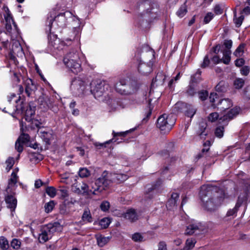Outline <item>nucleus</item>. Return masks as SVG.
Returning a JSON list of instances; mask_svg holds the SVG:
<instances>
[{"instance_id": "nucleus-46", "label": "nucleus", "mask_w": 250, "mask_h": 250, "mask_svg": "<svg viewBox=\"0 0 250 250\" xmlns=\"http://www.w3.org/2000/svg\"><path fill=\"white\" fill-rule=\"evenodd\" d=\"M82 220L83 221H87L88 222H91L92 221V217L89 210H84L82 216Z\"/></svg>"}, {"instance_id": "nucleus-35", "label": "nucleus", "mask_w": 250, "mask_h": 250, "mask_svg": "<svg viewBox=\"0 0 250 250\" xmlns=\"http://www.w3.org/2000/svg\"><path fill=\"white\" fill-rule=\"evenodd\" d=\"M233 14H234V18H233L234 22L235 24L236 27H239L241 25V24L244 21V17L243 15H241L238 18H237L236 10H235L233 11Z\"/></svg>"}, {"instance_id": "nucleus-13", "label": "nucleus", "mask_w": 250, "mask_h": 250, "mask_svg": "<svg viewBox=\"0 0 250 250\" xmlns=\"http://www.w3.org/2000/svg\"><path fill=\"white\" fill-rule=\"evenodd\" d=\"M39 134L46 145H50L51 142L54 139V135L51 130L48 129H41Z\"/></svg>"}, {"instance_id": "nucleus-40", "label": "nucleus", "mask_w": 250, "mask_h": 250, "mask_svg": "<svg viewBox=\"0 0 250 250\" xmlns=\"http://www.w3.org/2000/svg\"><path fill=\"white\" fill-rule=\"evenodd\" d=\"M238 209L236 206L233 208L229 209L226 214V217H229L230 219L234 218L236 216Z\"/></svg>"}, {"instance_id": "nucleus-27", "label": "nucleus", "mask_w": 250, "mask_h": 250, "mask_svg": "<svg viewBox=\"0 0 250 250\" xmlns=\"http://www.w3.org/2000/svg\"><path fill=\"white\" fill-rule=\"evenodd\" d=\"M38 103L41 106V108H42L46 110L50 106L49 98L47 96L43 95L41 96L38 99Z\"/></svg>"}, {"instance_id": "nucleus-36", "label": "nucleus", "mask_w": 250, "mask_h": 250, "mask_svg": "<svg viewBox=\"0 0 250 250\" xmlns=\"http://www.w3.org/2000/svg\"><path fill=\"white\" fill-rule=\"evenodd\" d=\"M186 109V114L188 117L190 118H192L196 112V109L190 104H188Z\"/></svg>"}, {"instance_id": "nucleus-44", "label": "nucleus", "mask_w": 250, "mask_h": 250, "mask_svg": "<svg viewBox=\"0 0 250 250\" xmlns=\"http://www.w3.org/2000/svg\"><path fill=\"white\" fill-rule=\"evenodd\" d=\"M79 175L81 178H86L90 175V171L86 168H81L79 171Z\"/></svg>"}, {"instance_id": "nucleus-48", "label": "nucleus", "mask_w": 250, "mask_h": 250, "mask_svg": "<svg viewBox=\"0 0 250 250\" xmlns=\"http://www.w3.org/2000/svg\"><path fill=\"white\" fill-rule=\"evenodd\" d=\"M55 206V203L54 201H51L47 203H46L44 205L45 211L47 213H49L51 212Z\"/></svg>"}, {"instance_id": "nucleus-16", "label": "nucleus", "mask_w": 250, "mask_h": 250, "mask_svg": "<svg viewBox=\"0 0 250 250\" xmlns=\"http://www.w3.org/2000/svg\"><path fill=\"white\" fill-rule=\"evenodd\" d=\"M138 69L139 72L142 75H148L152 70V64L150 62H149V63H146L144 62H142V60H140L138 65Z\"/></svg>"}, {"instance_id": "nucleus-21", "label": "nucleus", "mask_w": 250, "mask_h": 250, "mask_svg": "<svg viewBox=\"0 0 250 250\" xmlns=\"http://www.w3.org/2000/svg\"><path fill=\"white\" fill-rule=\"evenodd\" d=\"M43 126L42 125V123L38 120L33 119L32 120L30 125L25 129L27 130V131L29 132L30 133V129L31 131L36 130L35 132H38L39 134V132L41 129H43L42 128Z\"/></svg>"}, {"instance_id": "nucleus-64", "label": "nucleus", "mask_w": 250, "mask_h": 250, "mask_svg": "<svg viewBox=\"0 0 250 250\" xmlns=\"http://www.w3.org/2000/svg\"><path fill=\"white\" fill-rule=\"evenodd\" d=\"M245 47V45L243 44H240L238 47L236 49L235 51L234 52V54L236 56L239 55L240 56V53L244 52V48Z\"/></svg>"}, {"instance_id": "nucleus-50", "label": "nucleus", "mask_w": 250, "mask_h": 250, "mask_svg": "<svg viewBox=\"0 0 250 250\" xmlns=\"http://www.w3.org/2000/svg\"><path fill=\"white\" fill-rule=\"evenodd\" d=\"M110 223V219L108 218H104L100 221V225L104 228H106Z\"/></svg>"}, {"instance_id": "nucleus-34", "label": "nucleus", "mask_w": 250, "mask_h": 250, "mask_svg": "<svg viewBox=\"0 0 250 250\" xmlns=\"http://www.w3.org/2000/svg\"><path fill=\"white\" fill-rule=\"evenodd\" d=\"M221 52L223 54V62L226 64H229L230 61L231 51L221 50Z\"/></svg>"}, {"instance_id": "nucleus-31", "label": "nucleus", "mask_w": 250, "mask_h": 250, "mask_svg": "<svg viewBox=\"0 0 250 250\" xmlns=\"http://www.w3.org/2000/svg\"><path fill=\"white\" fill-rule=\"evenodd\" d=\"M162 184V181L161 180H158L155 184L153 185L151 187L147 188L146 191V194L154 191L156 192L159 191Z\"/></svg>"}, {"instance_id": "nucleus-29", "label": "nucleus", "mask_w": 250, "mask_h": 250, "mask_svg": "<svg viewBox=\"0 0 250 250\" xmlns=\"http://www.w3.org/2000/svg\"><path fill=\"white\" fill-rule=\"evenodd\" d=\"M89 190L88 184H86L85 183H83L80 187L76 188V189L74 190L75 192L78 194H85L86 195L89 196Z\"/></svg>"}, {"instance_id": "nucleus-9", "label": "nucleus", "mask_w": 250, "mask_h": 250, "mask_svg": "<svg viewBox=\"0 0 250 250\" xmlns=\"http://www.w3.org/2000/svg\"><path fill=\"white\" fill-rule=\"evenodd\" d=\"M70 14V13L67 12L60 13L54 19L53 17L48 18L46 21L47 27L46 28V32L51 34V27L53 26L54 23H56L57 26L60 27H64L66 22V15L68 16Z\"/></svg>"}, {"instance_id": "nucleus-63", "label": "nucleus", "mask_w": 250, "mask_h": 250, "mask_svg": "<svg viewBox=\"0 0 250 250\" xmlns=\"http://www.w3.org/2000/svg\"><path fill=\"white\" fill-rule=\"evenodd\" d=\"M75 84H78L80 86L82 90H83L85 87V82L82 81L80 78H78L74 81Z\"/></svg>"}, {"instance_id": "nucleus-10", "label": "nucleus", "mask_w": 250, "mask_h": 250, "mask_svg": "<svg viewBox=\"0 0 250 250\" xmlns=\"http://www.w3.org/2000/svg\"><path fill=\"white\" fill-rule=\"evenodd\" d=\"M5 28L7 33L11 36L12 40L17 39L20 36L19 30L11 14L8 13L5 17Z\"/></svg>"}, {"instance_id": "nucleus-22", "label": "nucleus", "mask_w": 250, "mask_h": 250, "mask_svg": "<svg viewBox=\"0 0 250 250\" xmlns=\"http://www.w3.org/2000/svg\"><path fill=\"white\" fill-rule=\"evenodd\" d=\"M179 195L177 193H172L170 198L167 201L166 206L169 209H172L177 206V202L179 201Z\"/></svg>"}, {"instance_id": "nucleus-25", "label": "nucleus", "mask_w": 250, "mask_h": 250, "mask_svg": "<svg viewBox=\"0 0 250 250\" xmlns=\"http://www.w3.org/2000/svg\"><path fill=\"white\" fill-rule=\"evenodd\" d=\"M18 176L15 172L13 171L11 175V178L8 181V187L6 190L7 193L11 192V188L14 187L17 183Z\"/></svg>"}, {"instance_id": "nucleus-51", "label": "nucleus", "mask_w": 250, "mask_h": 250, "mask_svg": "<svg viewBox=\"0 0 250 250\" xmlns=\"http://www.w3.org/2000/svg\"><path fill=\"white\" fill-rule=\"evenodd\" d=\"M197 89L195 87L194 84L192 83L190 84L187 89V93L190 96H193L196 93Z\"/></svg>"}, {"instance_id": "nucleus-6", "label": "nucleus", "mask_w": 250, "mask_h": 250, "mask_svg": "<svg viewBox=\"0 0 250 250\" xmlns=\"http://www.w3.org/2000/svg\"><path fill=\"white\" fill-rule=\"evenodd\" d=\"M90 92L96 99L100 98L110 91L108 83L104 81L96 80L92 81L90 85Z\"/></svg>"}, {"instance_id": "nucleus-8", "label": "nucleus", "mask_w": 250, "mask_h": 250, "mask_svg": "<svg viewBox=\"0 0 250 250\" xmlns=\"http://www.w3.org/2000/svg\"><path fill=\"white\" fill-rule=\"evenodd\" d=\"M206 231V227L202 223L191 220L188 223L185 233L189 235H198L204 234Z\"/></svg>"}, {"instance_id": "nucleus-56", "label": "nucleus", "mask_w": 250, "mask_h": 250, "mask_svg": "<svg viewBox=\"0 0 250 250\" xmlns=\"http://www.w3.org/2000/svg\"><path fill=\"white\" fill-rule=\"evenodd\" d=\"M109 207L110 204L108 201H103L100 205V208L103 211H107L109 209Z\"/></svg>"}, {"instance_id": "nucleus-45", "label": "nucleus", "mask_w": 250, "mask_h": 250, "mask_svg": "<svg viewBox=\"0 0 250 250\" xmlns=\"http://www.w3.org/2000/svg\"><path fill=\"white\" fill-rule=\"evenodd\" d=\"M132 239L136 242H140L144 241V237L142 234L139 232H136L132 234Z\"/></svg>"}, {"instance_id": "nucleus-7", "label": "nucleus", "mask_w": 250, "mask_h": 250, "mask_svg": "<svg viewBox=\"0 0 250 250\" xmlns=\"http://www.w3.org/2000/svg\"><path fill=\"white\" fill-rule=\"evenodd\" d=\"M176 119L172 115L163 114L157 119V126L163 133L168 132L175 123Z\"/></svg>"}, {"instance_id": "nucleus-47", "label": "nucleus", "mask_w": 250, "mask_h": 250, "mask_svg": "<svg viewBox=\"0 0 250 250\" xmlns=\"http://www.w3.org/2000/svg\"><path fill=\"white\" fill-rule=\"evenodd\" d=\"M232 42L231 40H225L223 45L221 46V50L230 51Z\"/></svg>"}, {"instance_id": "nucleus-55", "label": "nucleus", "mask_w": 250, "mask_h": 250, "mask_svg": "<svg viewBox=\"0 0 250 250\" xmlns=\"http://www.w3.org/2000/svg\"><path fill=\"white\" fill-rule=\"evenodd\" d=\"M201 71L200 69H198L196 73L191 76V81H192L193 83H197L200 81V75H201Z\"/></svg>"}, {"instance_id": "nucleus-39", "label": "nucleus", "mask_w": 250, "mask_h": 250, "mask_svg": "<svg viewBox=\"0 0 250 250\" xmlns=\"http://www.w3.org/2000/svg\"><path fill=\"white\" fill-rule=\"evenodd\" d=\"M187 13V6L185 3L182 5L180 7V8L177 11L176 14L177 15L180 17L182 18Z\"/></svg>"}, {"instance_id": "nucleus-54", "label": "nucleus", "mask_w": 250, "mask_h": 250, "mask_svg": "<svg viewBox=\"0 0 250 250\" xmlns=\"http://www.w3.org/2000/svg\"><path fill=\"white\" fill-rule=\"evenodd\" d=\"M224 127L222 126H219L216 128L215 134V135L221 138L224 135Z\"/></svg>"}, {"instance_id": "nucleus-49", "label": "nucleus", "mask_w": 250, "mask_h": 250, "mask_svg": "<svg viewBox=\"0 0 250 250\" xmlns=\"http://www.w3.org/2000/svg\"><path fill=\"white\" fill-rule=\"evenodd\" d=\"M245 81L243 79L241 78H238L236 79L234 81V85L235 87V88L237 89H240L241 88L244 84Z\"/></svg>"}, {"instance_id": "nucleus-42", "label": "nucleus", "mask_w": 250, "mask_h": 250, "mask_svg": "<svg viewBox=\"0 0 250 250\" xmlns=\"http://www.w3.org/2000/svg\"><path fill=\"white\" fill-rule=\"evenodd\" d=\"M0 247L2 250H7L9 248L8 242L4 237H0Z\"/></svg>"}, {"instance_id": "nucleus-23", "label": "nucleus", "mask_w": 250, "mask_h": 250, "mask_svg": "<svg viewBox=\"0 0 250 250\" xmlns=\"http://www.w3.org/2000/svg\"><path fill=\"white\" fill-rule=\"evenodd\" d=\"M123 215L124 218L131 222H135L138 219L136 212L134 209L132 208L127 210Z\"/></svg>"}, {"instance_id": "nucleus-17", "label": "nucleus", "mask_w": 250, "mask_h": 250, "mask_svg": "<svg viewBox=\"0 0 250 250\" xmlns=\"http://www.w3.org/2000/svg\"><path fill=\"white\" fill-rule=\"evenodd\" d=\"M115 142L116 140H114V138H112L111 139L102 143L99 142H95L94 143V145L96 147V148L98 149H106V150H108L109 149V152H110L111 150L113 148L112 143Z\"/></svg>"}, {"instance_id": "nucleus-28", "label": "nucleus", "mask_w": 250, "mask_h": 250, "mask_svg": "<svg viewBox=\"0 0 250 250\" xmlns=\"http://www.w3.org/2000/svg\"><path fill=\"white\" fill-rule=\"evenodd\" d=\"M187 105V104L182 102H177L173 107V112L174 114H178L183 112L186 109Z\"/></svg>"}, {"instance_id": "nucleus-4", "label": "nucleus", "mask_w": 250, "mask_h": 250, "mask_svg": "<svg viewBox=\"0 0 250 250\" xmlns=\"http://www.w3.org/2000/svg\"><path fill=\"white\" fill-rule=\"evenodd\" d=\"M139 9L142 11L141 16L148 17L150 19H155L159 13V5L158 3L151 0H145L141 1L139 5Z\"/></svg>"}, {"instance_id": "nucleus-61", "label": "nucleus", "mask_w": 250, "mask_h": 250, "mask_svg": "<svg viewBox=\"0 0 250 250\" xmlns=\"http://www.w3.org/2000/svg\"><path fill=\"white\" fill-rule=\"evenodd\" d=\"M48 39H49V43L54 47H55V45L56 44V48H59L60 46V40L57 39L56 38V40L54 41V42H51V35H50L49 36H48Z\"/></svg>"}, {"instance_id": "nucleus-12", "label": "nucleus", "mask_w": 250, "mask_h": 250, "mask_svg": "<svg viewBox=\"0 0 250 250\" xmlns=\"http://www.w3.org/2000/svg\"><path fill=\"white\" fill-rule=\"evenodd\" d=\"M21 133L15 143V149L19 153L22 151L23 145L27 144L30 139L29 134L25 133L26 129H24L23 126L21 127Z\"/></svg>"}, {"instance_id": "nucleus-41", "label": "nucleus", "mask_w": 250, "mask_h": 250, "mask_svg": "<svg viewBox=\"0 0 250 250\" xmlns=\"http://www.w3.org/2000/svg\"><path fill=\"white\" fill-rule=\"evenodd\" d=\"M15 163L14 157H9L5 161L6 170L8 172L13 167Z\"/></svg>"}, {"instance_id": "nucleus-14", "label": "nucleus", "mask_w": 250, "mask_h": 250, "mask_svg": "<svg viewBox=\"0 0 250 250\" xmlns=\"http://www.w3.org/2000/svg\"><path fill=\"white\" fill-rule=\"evenodd\" d=\"M25 92L29 97H32L37 90V86L31 79H27L25 81Z\"/></svg>"}, {"instance_id": "nucleus-62", "label": "nucleus", "mask_w": 250, "mask_h": 250, "mask_svg": "<svg viewBox=\"0 0 250 250\" xmlns=\"http://www.w3.org/2000/svg\"><path fill=\"white\" fill-rule=\"evenodd\" d=\"M199 98L202 101L205 100L208 96V93L207 91L202 90L199 92Z\"/></svg>"}, {"instance_id": "nucleus-26", "label": "nucleus", "mask_w": 250, "mask_h": 250, "mask_svg": "<svg viewBox=\"0 0 250 250\" xmlns=\"http://www.w3.org/2000/svg\"><path fill=\"white\" fill-rule=\"evenodd\" d=\"M35 107H31L30 105H28L27 108L26 109L23 106H21V107H18L17 109H20L22 113L24 114L27 117H31L35 114Z\"/></svg>"}, {"instance_id": "nucleus-11", "label": "nucleus", "mask_w": 250, "mask_h": 250, "mask_svg": "<svg viewBox=\"0 0 250 250\" xmlns=\"http://www.w3.org/2000/svg\"><path fill=\"white\" fill-rule=\"evenodd\" d=\"M116 91L122 95H128L134 92L133 87L125 79L121 80L115 85Z\"/></svg>"}, {"instance_id": "nucleus-60", "label": "nucleus", "mask_w": 250, "mask_h": 250, "mask_svg": "<svg viewBox=\"0 0 250 250\" xmlns=\"http://www.w3.org/2000/svg\"><path fill=\"white\" fill-rule=\"evenodd\" d=\"M210 63L209 57L208 55H206L203 60V62L201 64V67L203 68H206L208 66Z\"/></svg>"}, {"instance_id": "nucleus-33", "label": "nucleus", "mask_w": 250, "mask_h": 250, "mask_svg": "<svg viewBox=\"0 0 250 250\" xmlns=\"http://www.w3.org/2000/svg\"><path fill=\"white\" fill-rule=\"evenodd\" d=\"M110 239L109 237H104L100 235L97 237V244L99 247H103L109 242Z\"/></svg>"}, {"instance_id": "nucleus-57", "label": "nucleus", "mask_w": 250, "mask_h": 250, "mask_svg": "<svg viewBox=\"0 0 250 250\" xmlns=\"http://www.w3.org/2000/svg\"><path fill=\"white\" fill-rule=\"evenodd\" d=\"M246 200L247 196L245 194L243 195L242 196L241 195H240L238 198L237 202L235 206L238 208H239L242 205L243 202Z\"/></svg>"}, {"instance_id": "nucleus-37", "label": "nucleus", "mask_w": 250, "mask_h": 250, "mask_svg": "<svg viewBox=\"0 0 250 250\" xmlns=\"http://www.w3.org/2000/svg\"><path fill=\"white\" fill-rule=\"evenodd\" d=\"M174 149V144L172 142L169 143L167 146V148L162 151L161 155H170L171 152Z\"/></svg>"}, {"instance_id": "nucleus-52", "label": "nucleus", "mask_w": 250, "mask_h": 250, "mask_svg": "<svg viewBox=\"0 0 250 250\" xmlns=\"http://www.w3.org/2000/svg\"><path fill=\"white\" fill-rule=\"evenodd\" d=\"M129 131H126L124 132H116L115 131L113 130L112 131V135H113V138H114V140H116V142L117 141V139H116V138L117 136H121V137H125L128 133Z\"/></svg>"}, {"instance_id": "nucleus-59", "label": "nucleus", "mask_w": 250, "mask_h": 250, "mask_svg": "<svg viewBox=\"0 0 250 250\" xmlns=\"http://www.w3.org/2000/svg\"><path fill=\"white\" fill-rule=\"evenodd\" d=\"M214 15L211 12H208L205 16L204 19V22L205 24L208 23L213 18Z\"/></svg>"}, {"instance_id": "nucleus-20", "label": "nucleus", "mask_w": 250, "mask_h": 250, "mask_svg": "<svg viewBox=\"0 0 250 250\" xmlns=\"http://www.w3.org/2000/svg\"><path fill=\"white\" fill-rule=\"evenodd\" d=\"M166 78V77L163 72H158L155 78L152 80L151 87H155V86H157L163 85L165 82Z\"/></svg>"}, {"instance_id": "nucleus-5", "label": "nucleus", "mask_w": 250, "mask_h": 250, "mask_svg": "<svg viewBox=\"0 0 250 250\" xmlns=\"http://www.w3.org/2000/svg\"><path fill=\"white\" fill-rule=\"evenodd\" d=\"M62 226L58 222L49 223L41 227L38 239L40 243H44L51 238L53 233L61 231Z\"/></svg>"}, {"instance_id": "nucleus-2", "label": "nucleus", "mask_w": 250, "mask_h": 250, "mask_svg": "<svg viewBox=\"0 0 250 250\" xmlns=\"http://www.w3.org/2000/svg\"><path fill=\"white\" fill-rule=\"evenodd\" d=\"M111 184V180L108 179V172L104 171L101 176L95 181L88 183L90 195H98L106 190Z\"/></svg>"}, {"instance_id": "nucleus-30", "label": "nucleus", "mask_w": 250, "mask_h": 250, "mask_svg": "<svg viewBox=\"0 0 250 250\" xmlns=\"http://www.w3.org/2000/svg\"><path fill=\"white\" fill-rule=\"evenodd\" d=\"M228 84L225 81H220L216 86V91L218 92H225L227 91Z\"/></svg>"}, {"instance_id": "nucleus-38", "label": "nucleus", "mask_w": 250, "mask_h": 250, "mask_svg": "<svg viewBox=\"0 0 250 250\" xmlns=\"http://www.w3.org/2000/svg\"><path fill=\"white\" fill-rule=\"evenodd\" d=\"M196 241L195 239L190 238L187 240L186 242V246L184 248L185 250H189L192 249L196 243Z\"/></svg>"}, {"instance_id": "nucleus-58", "label": "nucleus", "mask_w": 250, "mask_h": 250, "mask_svg": "<svg viewBox=\"0 0 250 250\" xmlns=\"http://www.w3.org/2000/svg\"><path fill=\"white\" fill-rule=\"evenodd\" d=\"M219 119V115L217 112L210 113L208 116V119L209 121L213 122Z\"/></svg>"}, {"instance_id": "nucleus-32", "label": "nucleus", "mask_w": 250, "mask_h": 250, "mask_svg": "<svg viewBox=\"0 0 250 250\" xmlns=\"http://www.w3.org/2000/svg\"><path fill=\"white\" fill-rule=\"evenodd\" d=\"M58 194L61 196V198L67 200L69 197V191L66 187H61L58 190Z\"/></svg>"}, {"instance_id": "nucleus-19", "label": "nucleus", "mask_w": 250, "mask_h": 250, "mask_svg": "<svg viewBox=\"0 0 250 250\" xmlns=\"http://www.w3.org/2000/svg\"><path fill=\"white\" fill-rule=\"evenodd\" d=\"M240 109L238 107H235L233 108L230 109L226 114L224 115L223 117L219 118V120H222V122H226L227 120H230L235 117L239 113Z\"/></svg>"}, {"instance_id": "nucleus-1", "label": "nucleus", "mask_w": 250, "mask_h": 250, "mask_svg": "<svg viewBox=\"0 0 250 250\" xmlns=\"http://www.w3.org/2000/svg\"><path fill=\"white\" fill-rule=\"evenodd\" d=\"M199 194L204 208L208 211L215 210L225 198L222 190H218L217 187L210 185L202 186Z\"/></svg>"}, {"instance_id": "nucleus-15", "label": "nucleus", "mask_w": 250, "mask_h": 250, "mask_svg": "<svg viewBox=\"0 0 250 250\" xmlns=\"http://www.w3.org/2000/svg\"><path fill=\"white\" fill-rule=\"evenodd\" d=\"M128 178V176L125 174L116 173H108V179L111 180V183L114 182L117 183H121L124 182Z\"/></svg>"}, {"instance_id": "nucleus-53", "label": "nucleus", "mask_w": 250, "mask_h": 250, "mask_svg": "<svg viewBox=\"0 0 250 250\" xmlns=\"http://www.w3.org/2000/svg\"><path fill=\"white\" fill-rule=\"evenodd\" d=\"M21 244V241L17 239H13L11 243V247L16 250H18L20 248Z\"/></svg>"}, {"instance_id": "nucleus-24", "label": "nucleus", "mask_w": 250, "mask_h": 250, "mask_svg": "<svg viewBox=\"0 0 250 250\" xmlns=\"http://www.w3.org/2000/svg\"><path fill=\"white\" fill-rule=\"evenodd\" d=\"M217 105L218 109L221 111H225L232 106V103L229 99H224L220 101Z\"/></svg>"}, {"instance_id": "nucleus-43", "label": "nucleus", "mask_w": 250, "mask_h": 250, "mask_svg": "<svg viewBox=\"0 0 250 250\" xmlns=\"http://www.w3.org/2000/svg\"><path fill=\"white\" fill-rule=\"evenodd\" d=\"M45 192L51 198H54L57 194V190L54 187H47Z\"/></svg>"}, {"instance_id": "nucleus-18", "label": "nucleus", "mask_w": 250, "mask_h": 250, "mask_svg": "<svg viewBox=\"0 0 250 250\" xmlns=\"http://www.w3.org/2000/svg\"><path fill=\"white\" fill-rule=\"evenodd\" d=\"M5 197V200L8 208L11 209L12 211H14L17 204V200L16 197L12 194V192L7 193Z\"/></svg>"}, {"instance_id": "nucleus-3", "label": "nucleus", "mask_w": 250, "mask_h": 250, "mask_svg": "<svg viewBox=\"0 0 250 250\" xmlns=\"http://www.w3.org/2000/svg\"><path fill=\"white\" fill-rule=\"evenodd\" d=\"M63 62L65 66L74 74H78L82 70L79 54L75 50L67 53L64 56Z\"/></svg>"}]
</instances>
